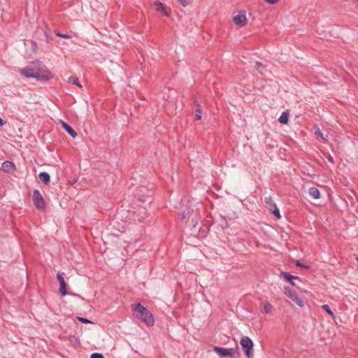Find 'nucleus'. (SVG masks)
I'll list each match as a JSON object with an SVG mask.
<instances>
[{
	"label": "nucleus",
	"instance_id": "obj_1",
	"mask_svg": "<svg viewBox=\"0 0 358 358\" xmlns=\"http://www.w3.org/2000/svg\"><path fill=\"white\" fill-rule=\"evenodd\" d=\"M133 311L136 317L143 320L147 324L152 325L154 318L151 313L141 303H137L133 308Z\"/></svg>",
	"mask_w": 358,
	"mask_h": 358
},
{
	"label": "nucleus",
	"instance_id": "obj_2",
	"mask_svg": "<svg viewBox=\"0 0 358 358\" xmlns=\"http://www.w3.org/2000/svg\"><path fill=\"white\" fill-rule=\"evenodd\" d=\"M53 78L48 67L40 62H36V79L39 81H48Z\"/></svg>",
	"mask_w": 358,
	"mask_h": 358
},
{
	"label": "nucleus",
	"instance_id": "obj_3",
	"mask_svg": "<svg viewBox=\"0 0 358 358\" xmlns=\"http://www.w3.org/2000/svg\"><path fill=\"white\" fill-rule=\"evenodd\" d=\"M213 350L222 357L228 356L233 358H238L240 356L238 346L234 348H224L215 346L213 348Z\"/></svg>",
	"mask_w": 358,
	"mask_h": 358
},
{
	"label": "nucleus",
	"instance_id": "obj_4",
	"mask_svg": "<svg viewBox=\"0 0 358 358\" xmlns=\"http://www.w3.org/2000/svg\"><path fill=\"white\" fill-rule=\"evenodd\" d=\"M240 344L247 357L252 358L254 355L252 341L248 336H245L241 338Z\"/></svg>",
	"mask_w": 358,
	"mask_h": 358
},
{
	"label": "nucleus",
	"instance_id": "obj_5",
	"mask_svg": "<svg viewBox=\"0 0 358 358\" xmlns=\"http://www.w3.org/2000/svg\"><path fill=\"white\" fill-rule=\"evenodd\" d=\"M232 20L234 24L238 27H243L247 25L248 18L245 10H239L234 13Z\"/></svg>",
	"mask_w": 358,
	"mask_h": 358
},
{
	"label": "nucleus",
	"instance_id": "obj_6",
	"mask_svg": "<svg viewBox=\"0 0 358 358\" xmlns=\"http://www.w3.org/2000/svg\"><path fill=\"white\" fill-rule=\"evenodd\" d=\"M284 294L289 297L291 300L295 302L299 306H304V301L299 296L297 293L290 287H285Z\"/></svg>",
	"mask_w": 358,
	"mask_h": 358
},
{
	"label": "nucleus",
	"instance_id": "obj_7",
	"mask_svg": "<svg viewBox=\"0 0 358 358\" xmlns=\"http://www.w3.org/2000/svg\"><path fill=\"white\" fill-rule=\"evenodd\" d=\"M33 202L36 208L40 210H43L45 208V204L44 199L37 189H35L33 192Z\"/></svg>",
	"mask_w": 358,
	"mask_h": 358
},
{
	"label": "nucleus",
	"instance_id": "obj_8",
	"mask_svg": "<svg viewBox=\"0 0 358 358\" xmlns=\"http://www.w3.org/2000/svg\"><path fill=\"white\" fill-rule=\"evenodd\" d=\"M36 62L29 64L24 68L20 69V74L26 78H36Z\"/></svg>",
	"mask_w": 358,
	"mask_h": 358
},
{
	"label": "nucleus",
	"instance_id": "obj_9",
	"mask_svg": "<svg viewBox=\"0 0 358 358\" xmlns=\"http://www.w3.org/2000/svg\"><path fill=\"white\" fill-rule=\"evenodd\" d=\"M153 6L157 11L161 12L166 17H170V9H169L164 3L160 1H155Z\"/></svg>",
	"mask_w": 358,
	"mask_h": 358
},
{
	"label": "nucleus",
	"instance_id": "obj_10",
	"mask_svg": "<svg viewBox=\"0 0 358 358\" xmlns=\"http://www.w3.org/2000/svg\"><path fill=\"white\" fill-rule=\"evenodd\" d=\"M57 278L59 281V292L60 294L62 295V296H65L67 294V291H66V282L64 280V276H63V273H57Z\"/></svg>",
	"mask_w": 358,
	"mask_h": 358
},
{
	"label": "nucleus",
	"instance_id": "obj_11",
	"mask_svg": "<svg viewBox=\"0 0 358 358\" xmlns=\"http://www.w3.org/2000/svg\"><path fill=\"white\" fill-rule=\"evenodd\" d=\"M59 123L62 128L73 138H76L77 136V133L65 122L60 120Z\"/></svg>",
	"mask_w": 358,
	"mask_h": 358
},
{
	"label": "nucleus",
	"instance_id": "obj_12",
	"mask_svg": "<svg viewBox=\"0 0 358 358\" xmlns=\"http://www.w3.org/2000/svg\"><path fill=\"white\" fill-rule=\"evenodd\" d=\"M2 169L4 171L10 173L15 170V166L14 163L10 161H6L2 164Z\"/></svg>",
	"mask_w": 358,
	"mask_h": 358
},
{
	"label": "nucleus",
	"instance_id": "obj_13",
	"mask_svg": "<svg viewBox=\"0 0 358 358\" xmlns=\"http://www.w3.org/2000/svg\"><path fill=\"white\" fill-rule=\"evenodd\" d=\"M289 112L286 110L279 117L278 121L282 124H287L289 122Z\"/></svg>",
	"mask_w": 358,
	"mask_h": 358
},
{
	"label": "nucleus",
	"instance_id": "obj_14",
	"mask_svg": "<svg viewBox=\"0 0 358 358\" xmlns=\"http://www.w3.org/2000/svg\"><path fill=\"white\" fill-rule=\"evenodd\" d=\"M280 276L282 277L285 280L289 282L293 285H294V283L292 282V280L298 278V277L292 275L287 272H281Z\"/></svg>",
	"mask_w": 358,
	"mask_h": 358
},
{
	"label": "nucleus",
	"instance_id": "obj_15",
	"mask_svg": "<svg viewBox=\"0 0 358 358\" xmlns=\"http://www.w3.org/2000/svg\"><path fill=\"white\" fill-rule=\"evenodd\" d=\"M273 310V306L268 302L262 304V312L264 314L271 313Z\"/></svg>",
	"mask_w": 358,
	"mask_h": 358
},
{
	"label": "nucleus",
	"instance_id": "obj_16",
	"mask_svg": "<svg viewBox=\"0 0 358 358\" xmlns=\"http://www.w3.org/2000/svg\"><path fill=\"white\" fill-rule=\"evenodd\" d=\"M309 194L310 196L313 198V199H319L320 198V191L318 190V189H317L316 187H310L309 189Z\"/></svg>",
	"mask_w": 358,
	"mask_h": 358
},
{
	"label": "nucleus",
	"instance_id": "obj_17",
	"mask_svg": "<svg viewBox=\"0 0 358 358\" xmlns=\"http://www.w3.org/2000/svg\"><path fill=\"white\" fill-rule=\"evenodd\" d=\"M39 178L40 180L44 183V184H48L50 182V176L46 172H42L39 174Z\"/></svg>",
	"mask_w": 358,
	"mask_h": 358
},
{
	"label": "nucleus",
	"instance_id": "obj_18",
	"mask_svg": "<svg viewBox=\"0 0 358 358\" xmlns=\"http://www.w3.org/2000/svg\"><path fill=\"white\" fill-rule=\"evenodd\" d=\"M68 82L69 83H72L73 85H77L78 87H82V85L80 84L79 81H78V79L76 78V77H74V76H71L68 79Z\"/></svg>",
	"mask_w": 358,
	"mask_h": 358
},
{
	"label": "nucleus",
	"instance_id": "obj_19",
	"mask_svg": "<svg viewBox=\"0 0 358 358\" xmlns=\"http://www.w3.org/2000/svg\"><path fill=\"white\" fill-rule=\"evenodd\" d=\"M322 308L329 315H330L333 318L336 317V315L334 314V313L330 309L329 306L327 304L322 305Z\"/></svg>",
	"mask_w": 358,
	"mask_h": 358
},
{
	"label": "nucleus",
	"instance_id": "obj_20",
	"mask_svg": "<svg viewBox=\"0 0 358 358\" xmlns=\"http://www.w3.org/2000/svg\"><path fill=\"white\" fill-rule=\"evenodd\" d=\"M315 136H316V137H317V138L318 140H320V139L322 140V141H326L327 140L326 137L324 136V134L322 133V131L320 130L319 128H317L315 130Z\"/></svg>",
	"mask_w": 358,
	"mask_h": 358
},
{
	"label": "nucleus",
	"instance_id": "obj_21",
	"mask_svg": "<svg viewBox=\"0 0 358 358\" xmlns=\"http://www.w3.org/2000/svg\"><path fill=\"white\" fill-rule=\"evenodd\" d=\"M187 220L189 222V224L193 227H195L198 224V220L196 217H192L190 218V216H188Z\"/></svg>",
	"mask_w": 358,
	"mask_h": 358
},
{
	"label": "nucleus",
	"instance_id": "obj_22",
	"mask_svg": "<svg viewBox=\"0 0 358 358\" xmlns=\"http://www.w3.org/2000/svg\"><path fill=\"white\" fill-rule=\"evenodd\" d=\"M196 120H200L201 119V106H198V108H196Z\"/></svg>",
	"mask_w": 358,
	"mask_h": 358
},
{
	"label": "nucleus",
	"instance_id": "obj_23",
	"mask_svg": "<svg viewBox=\"0 0 358 358\" xmlns=\"http://www.w3.org/2000/svg\"><path fill=\"white\" fill-rule=\"evenodd\" d=\"M78 320L82 322V323H85V324H87V323H92V322L90 320H89L87 318H84V317H78Z\"/></svg>",
	"mask_w": 358,
	"mask_h": 358
},
{
	"label": "nucleus",
	"instance_id": "obj_24",
	"mask_svg": "<svg viewBox=\"0 0 358 358\" xmlns=\"http://www.w3.org/2000/svg\"><path fill=\"white\" fill-rule=\"evenodd\" d=\"M273 215L277 217V218H280V210L278 208H275L273 210Z\"/></svg>",
	"mask_w": 358,
	"mask_h": 358
},
{
	"label": "nucleus",
	"instance_id": "obj_25",
	"mask_svg": "<svg viewBox=\"0 0 358 358\" xmlns=\"http://www.w3.org/2000/svg\"><path fill=\"white\" fill-rule=\"evenodd\" d=\"M90 358H104L102 354L94 352L91 355Z\"/></svg>",
	"mask_w": 358,
	"mask_h": 358
},
{
	"label": "nucleus",
	"instance_id": "obj_26",
	"mask_svg": "<svg viewBox=\"0 0 358 358\" xmlns=\"http://www.w3.org/2000/svg\"><path fill=\"white\" fill-rule=\"evenodd\" d=\"M178 3H180L183 7H186L189 4L187 0H178Z\"/></svg>",
	"mask_w": 358,
	"mask_h": 358
},
{
	"label": "nucleus",
	"instance_id": "obj_27",
	"mask_svg": "<svg viewBox=\"0 0 358 358\" xmlns=\"http://www.w3.org/2000/svg\"><path fill=\"white\" fill-rule=\"evenodd\" d=\"M56 35L57 36H59V37H62V38H70L71 36L69 35H67V34H62L59 32H56Z\"/></svg>",
	"mask_w": 358,
	"mask_h": 358
},
{
	"label": "nucleus",
	"instance_id": "obj_28",
	"mask_svg": "<svg viewBox=\"0 0 358 358\" xmlns=\"http://www.w3.org/2000/svg\"><path fill=\"white\" fill-rule=\"evenodd\" d=\"M296 266H299V267H303V268H306V266H304L303 264H301V263L300 262V261H299V260H298V261H296Z\"/></svg>",
	"mask_w": 358,
	"mask_h": 358
},
{
	"label": "nucleus",
	"instance_id": "obj_29",
	"mask_svg": "<svg viewBox=\"0 0 358 358\" xmlns=\"http://www.w3.org/2000/svg\"><path fill=\"white\" fill-rule=\"evenodd\" d=\"M265 201H266V203H270L272 201L271 197V196L266 197L265 198Z\"/></svg>",
	"mask_w": 358,
	"mask_h": 358
},
{
	"label": "nucleus",
	"instance_id": "obj_30",
	"mask_svg": "<svg viewBox=\"0 0 358 358\" xmlns=\"http://www.w3.org/2000/svg\"><path fill=\"white\" fill-rule=\"evenodd\" d=\"M180 219H182V220L185 219L186 218L185 213H181V215H180Z\"/></svg>",
	"mask_w": 358,
	"mask_h": 358
},
{
	"label": "nucleus",
	"instance_id": "obj_31",
	"mask_svg": "<svg viewBox=\"0 0 358 358\" xmlns=\"http://www.w3.org/2000/svg\"><path fill=\"white\" fill-rule=\"evenodd\" d=\"M6 124V122L3 121L1 117H0V126H3L4 124Z\"/></svg>",
	"mask_w": 358,
	"mask_h": 358
},
{
	"label": "nucleus",
	"instance_id": "obj_32",
	"mask_svg": "<svg viewBox=\"0 0 358 358\" xmlns=\"http://www.w3.org/2000/svg\"><path fill=\"white\" fill-rule=\"evenodd\" d=\"M334 158H331V157H329L328 158L329 161L331 163H334Z\"/></svg>",
	"mask_w": 358,
	"mask_h": 358
},
{
	"label": "nucleus",
	"instance_id": "obj_33",
	"mask_svg": "<svg viewBox=\"0 0 358 358\" xmlns=\"http://www.w3.org/2000/svg\"><path fill=\"white\" fill-rule=\"evenodd\" d=\"M256 66H257V67H259V66H261V64H259V63H257V64H256Z\"/></svg>",
	"mask_w": 358,
	"mask_h": 358
},
{
	"label": "nucleus",
	"instance_id": "obj_34",
	"mask_svg": "<svg viewBox=\"0 0 358 358\" xmlns=\"http://www.w3.org/2000/svg\"><path fill=\"white\" fill-rule=\"evenodd\" d=\"M357 261L358 262V257H357Z\"/></svg>",
	"mask_w": 358,
	"mask_h": 358
},
{
	"label": "nucleus",
	"instance_id": "obj_35",
	"mask_svg": "<svg viewBox=\"0 0 358 358\" xmlns=\"http://www.w3.org/2000/svg\"><path fill=\"white\" fill-rule=\"evenodd\" d=\"M357 1H358V0H357Z\"/></svg>",
	"mask_w": 358,
	"mask_h": 358
}]
</instances>
